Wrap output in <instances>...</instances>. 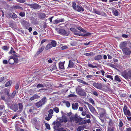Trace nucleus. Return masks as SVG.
Here are the masks:
<instances>
[{
  "instance_id": "obj_1",
  "label": "nucleus",
  "mask_w": 131,
  "mask_h": 131,
  "mask_svg": "<svg viewBox=\"0 0 131 131\" xmlns=\"http://www.w3.org/2000/svg\"><path fill=\"white\" fill-rule=\"evenodd\" d=\"M18 105L17 104H13L10 106V108L14 112H16L18 109V111L19 112H21L23 108V106L22 104L21 103H18Z\"/></svg>"
},
{
  "instance_id": "obj_2",
  "label": "nucleus",
  "mask_w": 131,
  "mask_h": 131,
  "mask_svg": "<svg viewBox=\"0 0 131 131\" xmlns=\"http://www.w3.org/2000/svg\"><path fill=\"white\" fill-rule=\"evenodd\" d=\"M16 93L17 92L16 91H14L12 94L10 95V97H7L6 98L5 96L4 95H1L0 100H3L7 104L14 97Z\"/></svg>"
},
{
  "instance_id": "obj_3",
  "label": "nucleus",
  "mask_w": 131,
  "mask_h": 131,
  "mask_svg": "<svg viewBox=\"0 0 131 131\" xmlns=\"http://www.w3.org/2000/svg\"><path fill=\"white\" fill-rule=\"evenodd\" d=\"M77 29L80 31L79 32H81V31H82L83 33H85L84 34H82L77 32H74L73 34L74 35L81 36L87 37L88 36H90L91 34V33H90L87 32L86 30L80 26L77 27Z\"/></svg>"
},
{
  "instance_id": "obj_4",
  "label": "nucleus",
  "mask_w": 131,
  "mask_h": 131,
  "mask_svg": "<svg viewBox=\"0 0 131 131\" xmlns=\"http://www.w3.org/2000/svg\"><path fill=\"white\" fill-rule=\"evenodd\" d=\"M124 115L126 116L128 121H131V114L130 111L128 109V107L124 105L123 109Z\"/></svg>"
},
{
  "instance_id": "obj_5",
  "label": "nucleus",
  "mask_w": 131,
  "mask_h": 131,
  "mask_svg": "<svg viewBox=\"0 0 131 131\" xmlns=\"http://www.w3.org/2000/svg\"><path fill=\"white\" fill-rule=\"evenodd\" d=\"M72 5L73 8L75 10L78 12H83L84 10V9L81 5H77L75 2H73L72 3Z\"/></svg>"
},
{
  "instance_id": "obj_6",
  "label": "nucleus",
  "mask_w": 131,
  "mask_h": 131,
  "mask_svg": "<svg viewBox=\"0 0 131 131\" xmlns=\"http://www.w3.org/2000/svg\"><path fill=\"white\" fill-rule=\"evenodd\" d=\"M23 28L25 29H27L30 26V24L28 21L23 19L21 20L20 22Z\"/></svg>"
},
{
  "instance_id": "obj_7",
  "label": "nucleus",
  "mask_w": 131,
  "mask_h": 131,
  "mask_svg": "<svg viewBox=\"0 0 131 131\" xmlns=\"http://www.w3.org/2000/svg\"><path fill=\"white\" fill-rule=\"evenodd\" d=\"M56 30L58 31V33L62 36H68L69 34L67 32L66 30L63 29H59L58 30V28H56Z\"/></svg>"
},
{
  "instance_id": "obj_8",
  "label": "nucleus",
  "mask_w": 131,
  "mask_h": 131,
  "mask_svg": "<svg viewBox=\"0 0 131 131\" xmlns=\"http://www.w3.org/2000/svg\"><path fill=\"white\" fill-rule=\"evenodd\" d=\"M86 103L88 105L90 110L92 113L95 115H97L98 114V113L96 111L95 109L88 102H86Z\"/></svg>"
},
{
  "instance_id": "obj_9",
  "label": "nucleus",
  "mask_w": 131,
  "mask_h": 131,
  "mask_svg": "<svg viewBox=\"0 0 131 131\" xmlns=\"http://www.w3.org/2000/svg\"><path fill=\"white\" fill-rule=\"evenodd\" d=\"M77 94L79 95L82 96H86V94L84 90L81 88H80L77 91Z\"/></svg>"
},
{
  "instance_id": "obj_10",
  "label": "nucleus",
  "mask_w": 131,
  "mask_h": 131,
  "mask_svg": "<svg viewBox=\"0 0 131 131\" xmlns=\"http://www.w3.org/2000/svg\"><path fill=\"white\" fill-rule=\"evenodd\" d=\"M27 5L30 6V7L34 9H38L39 8H40L41 6L40 5L36 4H28Z\"/></svg>"
},
{
  "instance_id": "obj_11",
  "label": "nucleus",
  "mask_w": 131,
  "mask_h": 131,
  "mask_svg": "<svg viewBox=\"0 0 131 131\" xmlns=\"http://www.w3.org/2000/svg\"><path fill=\"white\" fill-rule=\"evenodd\" d=\"M92 85L95 88L99 89H101L102 87V85L101 83L95 82L93 83Z\"/></svg>"
},
{
  "instance_id": "obj_12",
  "label": "nucleus",
  "mask_w": 131,
  "mask_h": 131,
  "mask_svg": "<svg viewBox=\"0 0 131 131\" xmlns=\"http://www.w3.org/2000/svg\"><path fill=\"white\" fill-rule=\"evenodd\" d=\"M66 115H62L61 117H60L58 119L61 123L64 122L66 123L68 121L67 119L66 116Z\"/></svg>"
},
{
  "instance_id": "obj_13",
  "label": "nucleus",
  "mask_w": 131,
  "mask_h": 131,
  "mask_svg": "<svg viewBox=\"0 0 131 131\" xmlns=\"http://www.w3.org/2000/svg\"><path fill=\"white\" fill-rule=\"evenodd\" d=\"M122 50L123 52L126 55H129L130 53V51L129 48H125L123 49Z\"/></svg>"
},
{
  "instance_id": "obj_14",
  "label": "nucleus",
  "mask_w": 131,
  "mask_h": 131,
  "mask_svg": "<svg viewBox=\"0 0 131 131\" xmlns=\"http://www.w3.org/2000/svg\"><path fill=\"white\" fill-rule=\"evenodd\" d=\"M45 48V46H42L41 47L39 48L36 53L35 55L37 56L41 53L43 51Z\"/></svg>"
},
{
  "instance_id": "obj_15",
  "label": "nucleus",
  "mask_w": 131,
  "mask_h": 131,
  "mask_svg": "<svg viewBox=\"0 0 131 131\" xmlns=\"http://www.w3.org/2000/svg\"><path fill=\"white\" fill-rule=\"evenodd\" d=\"M127 45V42L125 41L122 42L119 45L120 48L122 49L126 46Z\"/></svg>"
},
{
  "instance_id": "obj_16",
  "label": "nucleus",
  "mask_w": 131,
  "mask_h": 131,
  "mask_svg": "<svg viewBox=\"0 0 131 131\" xmlns=\"http://www.w3.org/2000/svg\"><path fill=\"white\" fill-rule=\"evenodd\" d=\"M64 18H62L60 19H57L53 21V23L54 24H57L60 22H64Z\"/></svg>"
},
{
  "instance_id": "obj_17",
  "label": "nucleus",
  "mask_w": 131,
  "mask_h": 131,
  "mask_svg": "<svg viewBox=\"0 0 131 131\" xmlns=\"http://www.w3.org/2000/svg\"><path fill=\"white\" fill-rule=\"evenodd\" d=\"M82 118L81 117H75L74 121L77 124L80 123L82 121Z\"/></svg>"
},
{
  "instance_id": "obj_18",
  "label": "nucleus",
  "mask_w": 131,
  "mask_h": 131,
  "mask_svg": "<svg viewBox=\"0 0 131 131\" xmlns=\"http://www.w3.org/2000/svg\"><path fill=\"white\" fill-rule=\"evenodd\" d=\"M44 82L43 84H40L39 83L36 86V87L38 88H43L45 87H46L47 86L46 84L45 83L46 82Z\"/></svg>"
},
{
  "instance_id": "obj_19",
  "label": "nucleus",
  "mask_w": 131,
  "mask_h": 131,
  "mask_svg": "<svg viewBox=\"0 0 131 131\" xmlns=\"http://www.w3.org/2000/svg\"><path fill=\"white\" fill-rule=\"evenodd\" d=\"M102 58V56L101 55H98L95 56L94 58V59L96 61H98L101 60Z\"/></svg>"
},
{
  "instance_id": "obj_20",
  "label": "nucleus",
  "mask_w": 131,
  "mask_h": 131,
  "mask_svg": "<svg viewBox=\"0 0 131 131\" xmlns=\"http://www.w3.org/2000/svg\"><path fill=\"white\" fill-rule=\"evenodd\" d=\"M78 104L77 103L75 104L73 103L72 105V108L73 110H76L78 109Z\"/></svg>"
},
{
  "instance_id": "obj_21",
  "label": "nucleus",
  "mask_w": 131,
  "mask_h": 131,
  "mask_svg": "<svg viewBox=\"0 0 131 131\" xmlns=\"http://www.w3.org/2000/svg\"><path fill=\"white\" fill-rule=\"evenodd\" d=\"M43 104L41 102V101H39L38 102H37L36 104V105L38 108L41 107Z\"/></svg>"
},
{
  "instance_id": "obj_22",
  "label": "nucleus",
  "mask_w": 131,
  "mask_h": 131,
  "mask_svg": "<svg viewBox=\"0 0 131 131\" xmlns=\"http://www.w3.org/2000/svg\"><path fill=\"white\" fill-rule=\"evenodd\" d=\"M101 109L103 111V112L101 113L100 114H99V118H100V117H103L105 115V114H106L105 111L103 108H102Z\"/></svg>"
},
{
  "instance_id": "obj_23",
  "label": "nucleus",
  "mask_w": 131,
  "mask_h": 131,
  "mask_svg": "<svg viewBox=\"0 0 131 131\" xmlns=\"http://www.w3.org/2000/svg\"><path fill=\"white\" fill-rule=\"evenodd\" d=\"M95 54V53L93 52L88 53H84V55L88 57L92 56Z\"/></svg>"
},
{
  "instance_id": "obj_24",
  "label": "nucleus",
  "mask_w": 131,
  "mask_h": 131,
  "mask_svg": "<svg viewBox=\"0 0 131 131\" xmlns=\"http://www.w3.org/2000/svg\"><path fill=\"white\" fill-rule=\"evenodd\" d=\"M36 110V109L35 107L32 106L30 108L28 112V113H32L34 112V111Z\"/></svg>"
},
{
  "instance_id": "obj_25",
  "label": "nucleus",
  "mask_w": 131,
  "mask_h": 131,
  "mask_svg": "<svg viewBox=\"0 0 131 131\" xmlns=\"http://www.w3.org/2000/svg\"><path fill=\"white\" fill-rule=\"evenodd\" d=\"M74 63L71 60H70L69 61V63L68 67L70 68H72L73 66Z\"/></svg>"
},
{
  "instance_id": "obj_26",
  "label": "nucleus",
  "mask_w": 131,
  "mask_h": 131,
  "mask_svg": "<svg viewBox=\"0 0 131 131\" xmlns=\"http://www.w3.org/2000/svg\"><path fill=\"white\" fill-rule=\"evenodd\" d=\"M127 74V73L126 71H124L122 73V76L126 79H128Z\"/></svg>"
},
{
  "instance_id": "obj_27",
  "label": "nucleus",
  "mask_w": 131,
  "mask_h": 131,
  "mask_svg": "<svg viewBox=\"0 0 131 131\" xmlns=\"http://www.w3.org/2000/svg\"><path fill=\"white\" fill-rule=\"evenodd\" d=\"M64 63L61 62L59 64V69H64Z\"/></svg>"
},
{
  "instance_id": "obj_28",
  "label": "nucleus",
  "mask_w": 131,
  "mask_h": 131,
  "mask_svg": "<svg viewBox=\"0 0 131 131\" xmlns=\"http://www.w3.org/2000/svg\"><path fill=\"white\" fill-rule=\"evenodd\" d=\"M52 47H56L57 45L56 42L54 40H51V41L50 42Z\"/></svg>"
},
{
  "instance_id": "obj_29",
  "label": "nucleus",
  "mask_w": 131,
  "mask_h": 131,
  "mask_svg": "<svg viewBox=\"0 0 131 131\" xmlns=\"http://www.w3.org/2000/svg\"><path fill=\"white\" fill-rule=\"evenodd\" d=\"M1 118L2 120L4 123H7V120L6 116V115L2 116L1 117Z\"/></svg>"
},
{
  "instance_id": "obj_30",
  "label": "nucleus",
  "mask_w": 131,
  "mask_h": 131,
  "mask_svg": "<svg viewBox=\"0 0 131 131\" xmlns=\"http://www.w3.org/2000/svg\"><path fill=\"white\" fill-rule=\"evenodd\" d=\"M119 76L118 75H116L115 77V81H118V82H120L121 80L120 79L119 77Z\"/></svg>"
},
{
  "instance_id": "obj_31",
  "label": "nucleus",
  "mask_w": 131,
  "mask_h": 131,
  "mask_svg": "<svg viewBox=\"0 0 131 131\" xmlns=\"http://www.w3.org/2000/svg\"><path fill=\"white\" fill-rule=\"evenodd\" d=\"M85 126H81L78 127L77 129L78 131H81L84 128Z\"/></svg>"
},
{
  "instance_id": "obj_32",
  "label": "nucleus",
  "mask_w": 131,
  "mask_h": 131,
  "mask_svg": "<svg viewBox=\"0 0 131 131\" xmlns=\"http://www.w3.org/2000/svg\"><path fill=\"white\" fill-rule=\"evenodd\" d=\"M52 48V45L50 44H48L46 46L45 49L47 50H48L49 49L51 48Z\"/></svg>"
},
{
  "instance_id": "obj_33",
  "label": "nucleus",
  "mask_w": 131,
  "mask_h": 131,
  "mask_svg": "<svg viewBox=\"0 0 131 131\" xmlns=\"http://www.w3.org/2000/svg\"><path fill=\"white\" fill-rule=\"evenodd\" d=\"M43 105H44L47 102V99L46 97L43 98L41 100Z\"/></svg>"
},
{
  "instance_id": "obj_34",
  "label": "nucleus",
  "mask_w": 131,
  "mask_h": 131,
  "mask_svg": "<svg viewBox=\"0 0 131 131\" xmlns=\"http://www.w3.org/2000/svg\"><path fill=\"white\" fill-rule=\"evenodd\" d=\"M2 49L5 51H7L9 48V47L6 46H3L2 47Z\"/></svg>"
},
{
  "instance_id": "obj_35",
  "label": "nucleus",
  "mask_w": 131,
  "mask_h": 131,
  "mask_svg": "<svg viewBox=\"0 0 131 131\" xmlns=\"http://www.w3.org/2000/svg\"><path fill=\"white\" fill-rule=\"evenodd\" d=\"M77 81L79 82L84 84H85V85H87L88 84V83L86 82H85L84 81H83L82 80H81L80 79H78L77 80Z\"/></svg>"
},
{
  "instance_id": "obj_36",
  "label": "nucleus",
  "mask_w": 131,
  "mask_h": 131,
  "mask_svg": "<svg viewBox=\"0 0 131 131\" xmlns=\"http://www.w3.org/2000/svg\"><path fill=\"white\" fill-rule=\"evenodd\" d=\"M12 82L10 81H9L7 82L5 85V87H7L8 86H10Z\"/></svg>"
},
{
  "instance_id": "obj_37",
  "label": "nucleus",
  "mask_w": 131,
  "mask_h": 131,
  "mask_svg": "<svg viewBox=\"0 0 131 131\" xmlns=\"http://www.w3.org/2000/svg\"><path fill=\"white\" fill-rule=\"evenodd\" d=\"M63 102L66 104V106L67 107H69L70 106V104L69 101H64Z\"/></svg>"
},
{
  "instance_id": "obj_38",
  "label": "nucleus",
  "mask_w": 131,
  "mask_h": 131,
  "mask_svg": "<svg viewBox=\"0 0 131 131\" xmlns=\"http://www.w3.org/2000/svg\"><path fill=\"white\" fill-rule=\"evenodd\" d=\"M52 68L51 71L54 70H55L57 69L56 63H55L51 67Z\"/></svg>"
},
{
  "instance_id": "obj_39",
  "label": "nucleus",
  "mask_w": 131,
  "mask_h": 131,
  "mask_svg": "<svg viewBox=\"0 0 131 131\" xmlns=\"http://www.w3.org/2000/svg\"><path fill=\"white\" fill-rule=\"evenodd\" d=\"M8 62L10 64H13L14 63V59H9Z\"/></svg>"
},
{
  "instance_id": "obj_40",
  "label": "nucleus",
  "mask_w": 131,
  "mask_h": 131,
  "mask_svg": "<svg viewBox=\"0 0 131 131\" xmlns=\"http://www.w3.org/2000/svg\"><path fill=\"white\" fill-rule=\"evenodd\" d=\"M128 78H129L130 79H131V71H128L127 72Z\"/></svg>"
},
{
  "instance_id": "obj_41",
  "label": "nucleus",
  "mask_w": 131,
  "mask_h": 131,
  "mask_svg": "<svg viewBox=\"0 0 131 131\" xmlns=\"http://www.w3.org/2000/svg\"><path fill=\"white\" fill-rule=\"evenodd\" d=\"M123 124L121 120H119V122L118 124V126L119 127H122L123 126Z\"/></svg>"
},
{
  "instance_id": "obj_42",
  "label": "nucleus",
  "mask_w": 131,
  "mask_h": 131,
  "mask_svg": "<svg viewBox=\"0 0 131 131\" xmlns=\"http://www.w3.org/2000/svg\"><path fill=\"white\" fill-rule=\"evenodd\" d=\"M70 30L72 32H77L78 31L75 28L73 27H71L70 28Z\"/></svg>"
},
{
  "instance_id": "obj_43",
  "label": "nucleus",
  "mask_w": 131,
  "mask_h": 131,
  "mask_svg": "<svg viewBox=\"0 0 131 131\" xmlns=\"http://www.w3.org/2000/svg\"><path fill=\"white\" fill-rule=\"evenodd\" d=\"M45 126L46 128L48 129V130H50V126L49 124H48L47 123H45Z\"/></svg>"
},
{
  "instance_id": "obj_44",
  "label": "nucleus",
  "mask_w": 131,
  "mask_h": 131,
  "mask_svg": "<svg viewBox=\"0 0 131 131\" xmlns=\"http://www.w3.org/2000/svg\"><path fill=\"white\" fill-rule=\"evenodd\" d=\"M88 66L89 67L92 68H97V67L96 66H93L90 63H88Z\"/></svg>"
},
{
  "instance_id": "obj_45",
  "label": "nucleus",
  "mask_w": 131,
  "mask_h": 131,
  "mask_svg": "<svg viewBox=\"0 0 131 131\" xmlns=\"http://www.w3.org/2000/svg\"><path fill=\"white\" fill-rule=\"evenodd\" d=\"M53 111L56 113H58L59 112V108L57 107H55L53 108Z\"/></svg>"
},
{
  "instance_id": "obj_46",
  "label": "nucleus",
  "mask_w": 131,
  "mask_h": 131,
  "mask_svg": "<svg viewBox=\"0 0 131 131\" xmlns=\"http://www.w3.org/2000/svg\"><path fill=\"white\" fill-rule=\"evenodd\" d=\"M19 84H20V83L19 82H17L16 84L15 89L16 90H18V88L19 87Z\"/></svg>"
},
{
  "instance_id": "obj_47",
  "label": "nucleus",
  "mask_w": 131,
  "mask_h": 131,
  "mask_svg": "<svg viewBox=\"0 0 131 131\" xmlns=\"http://www.w3.org/2000/svg\"><path fill=\"white\" fill-rule=\"evenodd\" d=\"M25 15V13L24 12H21L19 13V15L20 16L22 17H24Z\"/></svg>"
},
{
  "instance_id": "obj_48",
  "label": "nucleus",
  "mask_w": 131,
  "mask_h": 131,
  "mask_svg": "<svg viewBox=\"0 0 131 131\" xmlns=\"http://www.w3.org/2000/svg\"><path fill=\"white\" fill-rule=\"evenodd\" d=\"M86 112L87 110H84V111H83L82 112V115L83 116H85L86 114Z\"/></svg>"
},
{
  "instance_id": "obj_49",
  "label": "nucleus",
  "mask_w": 131,
  "mask_h": 131,
  "mask_svg": "<svg viewBox=\"0 0 131 131\" xmlns=\"http://www.w3.org/2000/svg\"><path fill=\"white\" fill-rule=\"evenodd\" d=\"M94 13L95 14H98L99 15H101V12H100L99 11L95 10H94Z\"/></svg>"
},
{
  "instance_id": "obj_50",
  "label": "nucleus",
  "mask_w": 131,
  "mask_h": 131,
  "mask_svg": "<svg viewBox=\"0 0 131 131\" xmlns=\"http://www.w3.org/2000/svg\"><path fill=\"white\" fill-rule=\"evenodd\" d=\"M17 17V16L14 13H13L12 15V18L13 19L16 18Z\"/></svg>"
},
{
  "instance_id": "obj_51",
  "label": "nucleus",
  "mask_w": 131,
  "mask_h": 131,
  "mask_svg": "<svg viewBox=\"0 0 131 131\" xmlns=\"http://www.w3.org/2000/svg\"><path fill=\"white\" fill-rule=\"evenodd\" d=\"M5 93L6 94V95L7 96V97H10V95L9 93V91L7 90L5 91Z\"/></svg>"
},
{
  "instance_id": "obj_52",
  "label": "nucleus",
  "mask_w": 131,
  "mask_h": 131,
  "mask_svg": "<svg viewBox=\"0 0 131 131\" xmlns=\"http://www.w3.org/2000/svg\"><path fill=\"white\" fill-rule=\"evenodd\" d=\"M14 50L13 48L12 47H11L10 50V51L8 52V54H13V52Z\"/></svg>"
},
{
  "instance_id": "obj_53",
  "label": "nucleus",
  "mask_w": 131,
  "mask_h": 131,
  "mask_svg": "<svg viewBox=\"0 0 131 131\" xmlns=\"http://www.w3.org/2000/svg\"><path fill=\"white\" fill-rule=\"evenodd\" d=\"M53 113V110L52 109L49 110L48 111V113L49 114H52Z\"/></svg>"
},
{
  "instance_id": "obj_54",
  "label": "nucleus",
  "mask_w": 131,
  "mask_h": 131,
  "mask_svg": "<svg viewBox=\"0 0 131 131\" xmlns=\"http://www.w3.org/2000/svg\"><path fill=\"white\" fill-rule=\"evenodd\" d=\"M54 129L55 130H57L58 131H60V129L59 127L57 126H55L54 127Z\"/></svg>"
},
{
  "instance_id": "obj_55",
  "label": "nucleus",
  "mask_w": 131,
  "mask_h": 131,
  "mask_svg": "<svg viewBox=\"0 0 131 131\" xmlns=\"http://www.w3.org/2000/svg\"><path fill=\"white\" fill-rule=\"evenodd\" d=\"M77 95L73 94H71L68 95V97H76Z\"/></svg>"
},
{
  "instance_id": "obj_56",
  "label": "nucleus",
  "mask_w": 131,
  "mask_h": 131,
  "mask_svg": "<svg viewBox=\"0 0 131 131\" xmlns=\"http://www.w3.org/2000/svg\"><path fill=\"white\" fill-rule=\"evenodd\" d=\"M68 47L66 46H63L61 47L60 48V49L61 50H64L66 49H67L68 48Z\"/></svg>"
},
{
  "instance_id": "obj_57",
  "label": "nucleus",
  "mask_w": 131,
  "mask_h": 131,
  "mask_svg": "<svg viewBox=\"0 0 131 131\" xmlns=\"http://www.w3.org/2000/svg\"><path fill=\"white\" fill-rule=\"evenodd\" d=\"M20 119L24 123H25L26 122V120L22 117H21L20 118Z\"/></svg>"
},
{
  "instance_id": "obj_58",
  "label": "nucleus",
  "mask_w": 131,
  "mask_h": 131,
  "mask_svg": "<svg viewBox=\"0 0 131 131\" xmlns=\"http://www.w3.org/2000/svg\"><path fill=\"white\" fill-rule=\"evenodd\" d=\"M106 77L107 78L110 79L112 80H113V78L112 77V76L111 75H106Z\"/></svg>"
},
{
  "instance_id": "obj_59",
  "label": "nucleus",
  "mask_w": 131,
  "mask_h": 131,
  "mask_svg": "<svg viewBox=\"0 0 131 131\" xmlns=\"http://www.w3.org/2000/svg\"><path fill=\"white\" fill-rule=\"evenodd\" d=\"M86 120H85L80 123V125H82L86 124Z\"/></svg>"
},
{
  "instance_id": "obj_60",
  "label": "nucleus",
  "mask_w": 131,
  "mask_h": 131,
  "mask_svg": "<svg viewBox=\"0 0 131 131\" xmlns=\"http://www.w3.org/2000/svg\"><path fill=\"white\" fill-rule=\"evenodd\" d=\"M89 101L91 103H92L93 105H95V103L93 100L92 98H90L89 99Z\"/></svg>"
},
{
  "instance_id": "obj_61",
  "label": "nucleus",
  "mask_w": 131,
  "mask_h": 131,
  "mask_svg": "<svg viewBox=\"0 0 131 131\" xmlns=\"http://www.w3.org/2000/svg\"><path fill=\"white\" fill-rule=\"evenodd\" d=\"M113 128L112 127H108V128L107 131H114Z\"/></svg>"
},
{
  "instance_id": "obj_62",
  "label": "nucleus",
  "mask_w": 131,
  "mask_h": 131,
  "mask_svg": "<svg viewBox=\"0 0 131 131\" xmlns=\"http://www.w3.org/2000/svg\"><path fill=\"white\" fill-rule=\"evenodd\" d=\"M33 96L35 99H39L40 97V96L37 94H35L33 95Z\"/></svg>"
},
{
  "instance_id": "obj_63",
  "label": "nucleus",
  "mask_w": 131,
  "mask_h": 131,
  "mask_svg": "<svg viewBox=\"0 0 131 131\" xmlns=\"http://www.w3.org/2000/svg\"><path fill=\"white\" fill-rule=\"evenodd\" d=\"M101 15L104 16L106 17H107V15L105 13H104V12H102L101 13Z\"/></svg>"
},
{
  "instance_id": "obj_64",
  "label": "nucleus",
  "mask_w": 131,
  "mask_h": 131,
  "mask_svg": "<svg viewBox=\"0 0 131 131\" xmlns=\"http://www.w3.org/2000/svg\"><path fill=\"white\" fill-rule=\"evenodd\" d=\"M56 124L57 125V126H58V127L60 126L61 125V124L60 122H59L58 121H57V122H56Z\"/></svg>"
}]
</instances>
